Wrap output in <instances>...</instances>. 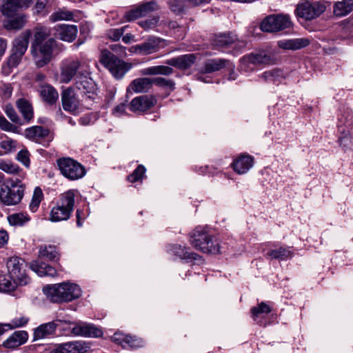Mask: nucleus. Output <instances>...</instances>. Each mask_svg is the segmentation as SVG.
Returning a JSON list of instances; mask_svg holds the SVG:
<instances>
[{
	"mask_svg": "<svg viewBox=\"0 0 353 353\" xmlns=\"http://www.w3.org/2000/svg\"><path fill=\"white\" fill-rule=\"evenodd\" d=\"M50 30L44 26H37L33 32L30 53L37 68L48 65L53 58L56 41L50 38Z\"/></svg>",
	"mask_w": 353,
	"mask_h": 353,
	"instance_id": "1",
	"label": "nucleus"
},
{
	"mask_svg": "<svg viewBox=\"0 0 353 353\" xmlns=\"http://www.w3.org/2000/svg\"><path fill=\"white\" fill-rule=\"evenodd\" d=\"M42 290L48 299L57 303L77 299L81 296L82 292L78 285L70 282L46 285Z\"/></svg>",
	"mask_w": 353,
	"mask_h": 353,
	"instance_id": "2",
	"label": "nucleus"
},
{
	"mask_svg": "<svg viewBox=\"0 0 353 353\" xmlns=\"http://www.w3.org/2000/svg\"><path fill=\"white\" fill-rule=\"evenodd\" d=\"M76 191L68 190L61 195L60 201L54 206L50 213L51 222L67 221L70 219L74 210Z\"/></svg>",
	"mask_w": 353,
	"mask_h": 353,
	"instance_id": "3",
	"label": "nucleus"
},
{
	"mask_svg": "<svg viewBox=\"0 0 353 353\" xmlns=\"http://www.w3.org/2000/svg\"><path fill=\"white\" fill-rule=\"evenodd\" d=\"M190 243L203 253L217 254L220 247L217 239L213 238L204 229L196 228L190 234Z\"/></svg>",
	"mask_w": 353,
	"mask_h": 353,
	"instance_id": "4",
	"label": "nucleus"
},
{
	"mask_svg": "<svg viewBox=\"0 0 353 353\" xmlns=\"http://www.w3.org/2000/svg\"><path fill=\"white\" fill-rule=\"evenodd\" d=\"M100 61L117 79H122L132 68L130 63L119 59L107 50L101 52Z\"/></svg>",
	"mask_w": 353,
	"mask_h": 353,
	"instance_id": "5",
	"label": "nucleus"
},
{
	"mask_svg": "<svg viewBox=\"0 0 353 353\" xmlns=\"http://www.w3.org/2000/svg\"><path fill=\"white\" fill-rule=\"evenodd\" d=\"M24 185L19 180L11 181L9 185L0 190V201L6 205L19 203L24 195Z\"/></svg>",
	"mask_w": 353,
	"mask_h": 353,
	"instance_id": "6",
	"label": "nucleus"
},
{
	"mask_svg": "<svg viewBox=\"0 0 353 353\" xmlns=\"http://www.w3.org/2000/svg\"><path fill=\"white\" fill-rule=\"evenodd\" d=\"M57 165L61 173L69 180H77L85 174L84 167L71 158L59 159Z\"/></svg>",
	"mask_w": 353,
	"mask_h": 353,
	"instance_id": "7",
	"label": "nucleus"
},
{
	"mask_svg": "<svg viewBox=\"0 0 353 353\" xmlns=\"http://www.w3.org/2000/svg\"><path fill=\"white\" fill-rule=\"evenodd\" d=\"M85 70L83 63L77 59L63 60L60 65L59 80L68 83L73 78L79 76Z\"/></svg>",
	"mask_w": 353,
	"mask_h": 353,
	"instance_id": "8",
	"label": "nucleus"
},
{
	"mask_svg": "<svg viewBox=\"0 0 353 353\" xmlns=\"http://www.w3.org/2000/svg\"><path fill=\"white\" fill-rule=\"evenodd\" d=\"M326 6L320 1H303L296 6L295 14L305 20H312L325 12Z\"/></svg>",
	"mask_w": 353,
	"mask_h": 353,
	"instance_id": "9",
	"label": "nucleus"
},
{
	"mask_svg": "<svg viewBox=\"0 0 353 353\" xmlns=\"http://www.w3.org/2000/svg\"><path fill=\"white\" fill-rule=\"evenodd\" d=\"M292 26L290 18L287 14H272L261 22L260 28L263 32H274L288 28Z\"/></svg>",
	"mask_w": 353,
	"mask_h": 353,
	"instance_id": "10",
	"label": "nucleus"
},
{
	"mask_svg": "<svg viewBox=\"0 0 353 353\" xmlns=\"http://www.w3.org/2000/svg\"><path fill=\"white\" fill-rule=\"evenodd\" d=\"M26 266L24 260L17 256L11 257L7 261L9 277L16 279L19 285H26L30 281L25 272Z\"/></svg>",
	"mask_w": 353,
	"mask_h": 353,
	"instance_id": "11",
	"label": "nucleus"
},
{
	"mask_svg": "<svg viewBox=\"0 0 353 353\" xmlns=\"http://www.w3.org/2000/svg\"><path fill=\"white\" fill-rule=\"evenodd\" d=\"M73 324L71 328V333L74 336L83 337H100L103 335L102 330L96 325L85 323V322H77Z\"/></svg>",
	"mask_w": 353,
	"mask_h": 353,
	"instance_id": "12",
	"label": "nucleus"
},
{
	"mask_svg": "<svg viewBox=\"0 0 353 353\" xmlns=\"http://www.w3.org/2000/svg\"><path fill=\"white\" fill-rule=\"evenodd\" d=\"M273 59L265 52L252 53L244 56L241 59V68L245 71L252 69L250 65L270 64L272 63Z\"/></svg>",
	"mask_w": 353,
	"mask_h": 353,
	"instance_id": "13",
	"label": "nucleus"
},
{
	"mask_svg": "<svg viewBox=\"0 0 353 353\" xmlns=\"http://www.w3.org/2000/svg\"><path fill=\"white\" fill-rule=\"evenodd\" d=\"M33 0H3L0 10L5 17H14L19 10L29 8Z\"/></svg>",
	"mask_w": 353,
	"mask_h": 353,
	"instance_id": "14",
	"label": "nucleus"
},
{
	"mask_svg": "<svg viewBox=\"0 0 353 353\" xmlns=\"http://www.w3.org/2000/svg\"><path fill=\"white\" fill-rule=\"evenodd\" d=\"M165 46L164 41L158 37H151L145 42L132 47L133 52L141 55L150 54L159 51Z\"/></svg>",
	"mask_w": 353,
	"mask_h": 353,
	"instance_id": "15",
	"label": "nucleus"
},
{
	"mask_svg": "<svg viewBox=\"0 0 353 353\" xmlns=\"http://www.w3.org/2000/svg\"><path fill=\"white\" fill-rule=\"evenodd\" d=\"M90 348L83 341H73L59 344L50 353H85Z\"/></svg>",
	"mask_w": 353,
	"mask_h": 353,
	"instance_id": "16",
	"label": "nucleus"
},
{
	"mask_svg": "<svg viewBox=\"0 0 353 353\" xmlns=\"http://www.w3.org/2000/svg\"><path fill=\"white\" fill-rule=\"evenodd\" d=\"M61 103L63 110L72 114H76L80 108L79 100L72 88L61 92Z\"/></svg>",
	"mask_w": 353,
	"mask_h": 353,
	"instance_id": "17",
	"label": "nucleus"
},
{
	"mask_svg": "<svg viewBox=\"0 0 353 353\" xmlns=\"http://www.w3.org/2000/svg\"><path fill=\"white\" fill-rule=\"evenodd\" d=\"M213 45L217 48H225L234 46V48H244L245 43L239 41L236 35L232 34H219L215 36Z\"/></svg>",
	"mask_w": 353,
	"mask_h": 353,
	"instance_id": "18",
	"label": "nucleus"
},
{
	"mask_svg": "<svg viewBox=\"0 0 353 353\" xmlns=\"http://www.w3.org/2000/svg\"><path fill=\"white\" fill-rule=\"evenodd\" d=\"M24 135L27 139L39 143H41L43 139H46L48 142L52 139L49 130L40 125L26 128Z\"/></svg>",
	"mask_w": 353,
	"mask_h": 353,
	"instance_id": "19",
	"label": "nucleus"
},
{
	"mask_svg": "<svg viewBox=\"0 0 353 353\" xmlns=\"http://www.w3.org/2000/svg\"><path fill=\"white\" fill-rule=\"evenodd\" d=\"M156 103L154 98L148 96H140L133 99L130 104V109L132 112H143L153 107Z\"/></svg>",
	"mask_w": 353,
	"mask_h": 353,
	"instance_id": "20",
	"label": "nucleus"
},
{
	"mask_svg": "<svg viewBox=\"0 0 353 353\" xmlns=\"http://www.w3.org/2000/svg\"><path fill=\"white\" fill-rule=\"evenodd\" d=\"M31 35L32 32L30 30L22 32L14 39L11 51L19 54V55H24L28 49Z\"/></svg>",
	"mask_w": 353,
	"mask_h": 353,
	"instance_id": "21",
	"label": "nucleus"
},
{
	"mask_svg": "<svg viewBox=\"0 0 353 353\" xmlns=\"http://www.w3.org/2000/svg\"><path fill=\"white\" fill-rule=\"evenodd\" d=\"M61 322V320L57 319L51 322L41 324L34 330V339H42L53 335L55 333L57 327Z\"/></svg>",
	"mask_w": 353,
	"mask_h": 353,
	"instance_id": "22",
	"label": "nucleus"
},
{
	"mask_svg": "<svg viewBox=\"0 0 353 353\" xmlns=\"http://www.w3.org/2000/svg\"><path fill=\"white\" fill-rule=\"evenodd\" d=\"M3 21V27L7 30H19L22 29L28 22V15L19 14L11 17H6Z\"/></svg>",
	"mask_w": 353,
	"mask_h": 353,
	"instance_id": "23",
	"label": "nucleus"
},
{
	"mask_svg": "<svg viewBox=\"0 0 353 353\" xmlns=\"http://www.w3.org/2000/svg\"><path fill=\"white\" fill-rule=\"evenodd\" d=\"M195 60L194 54H188L169 59L165 61V63L180 70H185L190 68L195 62Z\"/></svg>",
	"mask_w": 353,
	"mask_h": 353,
	"instance_id": "24",
	"label": "nucleus"
},
{
	"mask_svg": "<svg viewBox=\"0 0 353 353\" xmlns=\"http://www.w3.org/2000/svg\"><path fill=\"white\" fill-rule=\"evenodd\" d=\"M254 159L252 156L243 154L237 157L233 162L234 170L239 174H245L253 166Z\"/></svg>",
	"mask_w": 353,
	"mask_h": 353,
	"instance_id": "25",
	"label": "nucleus"
},
{
	"mask_svg": "<svg viewBox=\"0 0 353 353\" xmlns=\"http://www.w3.org/2000/svg\"><path fill=\"white\" fill-rule=\"evenodd\" d=\"M77 27L74 25L62 24L57 26L56 34L61 40L72 42L77 34Z\"/></svg>",
	"mask_w": 353,
	"mask_h": 353,
	"instance_id": "26",
	"label": "nucleus"
},
{
	"mask_svg": "<svg viewBox=\"0 0 353 353\" xmlns=\"http://www.w3.org/2000/svg\"><path fill=\"white\" fill-rule=\"evenodd\" d=\"M75 84L77 88L83 93H93L96 90L94 82L86 75L85 70L75 78Z\"/></svg>",
	"mask_w": 353,
	"mask_h": 353,
	"instance_id": "27",
	"label": "nucleus"
},
{
	"mask_svg": "<svg viewBox=\"0 0 353 353\" xmlns=\"http://www.w3.org/2000/svg\"><path fill=\"white\" fill-rule=\"evenodd\" d=\"M277 44L280 48L296 50L307 46L310 44V40L306 38H296L281 40L278 41Z\"/></svg>",
	"mask_w": 353,
	"mask_h": 353,
	"instance_id": "28",
	"label": "nucleus"
},
{
	"mask_svg": "<svg viewBox=\"0 0 353 353\" xmlns=\"http://www.w3.org/2000/svg\"><path fill=\"white\" fill-rule=\"evenodd\" d=\"M39 92L42 99L48 104L52 105L58 99V92L49 84L41 85Z\"/></svg>",
	"mask_w": 353,
	"mask_h": 353,
	"instance_id": "29",
	"label": "nucleus"
},
{
	"mask_svg": "<svg viewBox=\"0 0 353 353\" xmlns=\"http://www.w3.org/2000/svg\"><path fill=\"white\" fill-rule=\"evenodd\" d=\"M28 338V335L26 332L17 331L3 342V345L7 348H15L25 343Z\"/></svg>",
	"mask_w": 353,
	"mask_h": 353,
	"instance_id": "30",
	"label": "nucleus"
},
{
	"mask_svg": "<svg viewBox=\"0 0 353 353\" xmlns=\"http://www.w3.org/2000/svg\"><path fill=\"white\" fill-rule=\"evenodd\" d=\"M30 268L39 276H48L54 277L57 275V272L54 268L43 263H40L38 261H32Z\"/></svg>",
	"mask_w": 353,
	"mask_h": 353,
	"instance_id": "31",
	"label": "nucleus"
},
{
	"mask_svg": "<svg viewBox=\"0 0 353 353\" xmlns=\"http://www.w3.org/2000/svg\"><path fill=\"white\" fill-rule=\"evenodd\" d=\"M170 252L174 255L179 257L183 260H190V261H200L201 257L194 253L189 251V249L182 247L180 245H174L172 246L170 249Z\"/></svg>",
	"mask_w": 353,
	"mask_h": 353,
	"instance_id": "32",
	"label": "nucleus"
},
{
	"mask_svg": "<svg viewBox=\"0 0 353 353\" xmlns=\"http://www.w3.org/2000/svg\"><path fill=\"white\" fill-rule=\"evenodd\" d=\"M112 340L118 343L123 345V343H125L131 347H139L142 346L141 340L137 339L134 336H131L128 335H124L121 333H115L112 336Z\"/></svg>",
	"mask_w": 353,
	"mask_h": 353,
	"instance_id": "33",
	"label": "nucleus"
},
{
	"mask_svg": "<svg viewBox=\"0 0 353 353\" xmlns=\"http://www.w3.org/2000/svg\"><path fill=\"white\" fill-rule=\"evenodd\" d=\"M152 80L149 78H138L133 80L128 87V90L136 93L148 92L152 84Z\"/></svg>",
	"mask_w": 353,
	"mask_h": 353,
	"instance_id": "34",
	"label": "nucleus"
},
{
	"mask_svg": "<svg viewBox=\"0 0 353 353\" xmlns=\"http://www.w3.org/2000/svg\"><path fill=\"white\" fill-rule=\"evenodd\" d=\"M353 10V0H342L335 3L334 13L337 17H343Z\"/></svg>",
	"mask_w": 353,
	"mask_h": 353,
	"instance_id": "35",
	"label": "nucleus"
},
{
	"mask_svg": "<svg viewBox=\"0 0 353 353\" xmlns=\"http://www.w3.org/2000/svg\"><path fill=\"white\" fill-rule=\"evenodd\" d=\"M228 61L223 59H210L205 62L202 72L204 73H211L220 70L226 66Z\"/></svg>",
	"mask_w": 353,
	"mask_h": 353,
	"instance_id": "36",
	"label": "nucleus"
},
{
	"mask_svg": "<svg viewBox=\"0 0 353 353\" xmlns=\"http://www.w3.org/2000/svg\"><path fill=\"white\" fill-rule=\"evenodd\" d=\"M39 257L49 261H57L59 254L54 245H41L39 248Z\"/></svg>",
	"mask_w": 353,
	"mask_h": 353,
	"instance_id": "37",
	"label": "nucleus"
},
{
	"mask_svg": "<svg viewBox=\"0 0 353 353\" xmlns=\"http://www.w3.org/2000/svg\"><path fill=\"white\" fill-rule=\"evenodd\" d=\"M292 256V251L289 248L283 247L272 249L267 253V258L269 259L287 260Z\"/></svg>",
	"mask_w": 353,
	"mask_h": 353,
	"instance_id": "38",
	"label": "nucleus"
},
{
	"mask_svg": "<svg viewBox=\"0 0 353 353\" xmlns=\"http://www.w3.org/2000/svg\"><path fill=\"white\" fill-rule=\"evenodd\" d=\"M261 78L265 82L278 84L284 79V74L280 69H273L264 72Z\"/></svg>",
	"mask_w": 353,
	"mask_h": 353,
	"instance_id": "39",
	"label": "nucleus"
},
{
	"mask_svg": "<svg viewBox=\"0 0 353 353\" xmlns=\"http://www.w3.org/2000/svg\"><path fill=\"white\" fill-rule=\"evenodd\" d=\"M17 105L24 119L29 122L34 115L32 105L26 99H20L17 101Z\"/></svg>",
	"mask_w": 353,
	"mask_h": 353,
	"instance_id": "40",
	"label": "nucleus"
},
{
	"mask_svg": "<svg viewBox=\"0 0 353 353\" xmlns=\"http://www.w3.org/2000/svg\"><path fill=\"white\" fill-rule=\"evenodd\" d=\"M19 285L16 279L9 277L8 275H2L0 274V292H10L14 291Z\"/></svg>",
	"mask_w": 353,
	"mask_h": 353,
	"instance_id": "41",
	"label": "nucleus"
},
{
	"mask_svg": "<svg viewBox=\"0 0 353 353\" xmlns=\"http://www.w3.org/2000/svg\"><path fill=\"white\" fill-rule=\"evenodd\" d=\"M173 72V69L166 65H155L146 68L142 70L144 75H170Z\"/></svg>",
	"mask_w": 353,
	"mask_h": 353,
	"instance_id": "42",
	"label": "nucleus"
},
{
	"mask_svg": "<svg viewBox=\"0 0 353 353\" xmlns=\"http://www.w3.org/2000/svg\"><path fill=\"white\" fill-rule=\"evenodd\" d=\"M30 220V216L23 212L14 213L8 216V223L13 226H23Z\"/></svg>",
	"mask_w": 353,
	"mask_h": 353,
	"instance_id": "43",
	"label": "nucleus"
},
{
	"mask_svg": "<svg viewBox=\"0 0 353 353\" xmlns=\"http://www.w3.org/2000/svg\"><path fill=\"white\" fill-rule=\"evenodd\" d=\"M43 199V194L41 189L39 187H36L34 190V192L29 204V210L33 213L36 212L38 210L40 203Z\"/></svg>",
	"mask_w": 353,
	"mask_h": 353,
	"instance_id": "44",
	"label": "nucleus"
},
{
	"mask_svg": "<svg viewBox=\"0 0 353 353\" xmlns=\"http://www.w3.org/2000/svg\"><path fill=\"white\" fill-rule=\"evenodd\" d=\"M23 55H19L13 51L8 59L7 65L3 68V72L8 74L11 72L12 68H16L21 61Z\"/></svg>",
	"mask_w": 353,
	"mask_h": 353,
	"instance_id": "45",
	"label": "nucleus"
},
{
	"mask_svg": "<svg viewBox=\"0 0 353 353\" xmlns=\"http://www.w3.org/2000/svg\"><path fill=\"white\" fill-rule=\"evenodd\" d=\"M270 312V307L264 302L251 308L252 316L254 321H257L259 317H263L265 314H268Z\"/></svg>",
	"mask_w": 353,
	"mask_h": 353,
	"instance_id": "46",
	"label": "nucleus"
},
{
	"mask_svg": "<svg viewBox=\"0 0 353 353\" xmlns=\"http://www.w3.org/2000/svg\"><path fill=\"white\" fill-rule=\"evenodd\" d=\"M73 19V14L72 12L65 9H59L52 13L50 17V21L55 22L61 20H72Z\"/></svg>",
	"mask_w": 353,
	"mask_h": 353,
	"instance_id": "47",
	"label": "nucleus"
},
{
	"mask_svg": "<svg viewBox=\"0 0 353 353\" xmlns=\"http://www.w3.org/2000/svg\"><path fill=\"white\" fill-rule=\"evenodd\" d=\"M186 0H168V4L172 12L180 14L184 12Z\"/></svg>",
	"mask_w": 353,
	"mask_h": 353,
	"instance_id": "48",
	"label": "nucleus"
},
{
	"mask_svg": "<svg viewBox=\"0 0 353 353\" xmlns=\"http://www.w3.org/2000/svg\"><path fill=\"white\" fill-rule=\"evenodd\" d=\"M143 16H145L148 14L158 10L159 7L157 3L154 1H150L139 6Z\"/></svg>",
	"mask_w": 353,
	"mask_h": 353,
	"instance_id": "49",
	"label": "nucleus"
},
{
	"mask_svg": "<svg viewBox=\"0 0 353 353\" xmlns=\"http://www.w3.org/2000/svg\"><path fill=\"white\" fill-rule=\"evenodd\" d=\"M0 147L4 150L5 153H10L17 148V142L11 139L6 138L0 143Z\"/></svg>",
	"mask_w": 353,
	"mask_h": 353,
	"instance_id": "50",
	"label": "nucleus"
},
{
	"mask_svg": "<svg viewBox=\"0 0 353 353\" xmlns=\"http://www.w3.org/2000/svg\"><path fill=\"white\" fill-rule=\"evenodd\" d=\"M0 128L3 130L19 133L17 126L10 123L3 116L0 115Z\"/></svg>",
	"mask_w": 353,
	"mask_h": 353,
	"instance_id": "51",
	"label": "nucleus"
},
{
	"mask_svg": "<svg viewBox=\"0 0 353 353\" xmlns=\"http://www.w3.org/2000/svg\"><path fill=\"white\" fill-rule=\"evenodd\" d=\"M0 170L9 174H14L19 172V168L11 162L0 160Z\"/></svg>",
	"mask_w": 353,
	"mask_h": 353,
	"instance_id": "52",
	"label": "nucleus"
},
{
	"mask_svg": "<svg viewBox=\"0 0 353 353\" xmlns=\"http://www.w3.org/2000/svg\"><path fill=\"white\" fill-rule=\"evenodd\" d=\"M145 172V168L143 165H139L133 173L128 176V179L131 183H134L142 178Z\"/></svg>",
	"mask_w": 353,
	"mask_h": 353,
	"instance_id": "53",
	"label": "nucleus"
},
{
	"mask_svg": "<svg viewBox=\"0 0 353 353\" xmlns=\"http://www.w3.org/2000/svg\"><path fill=\"white\" fill-rule=\"evenodd\" d=\"M142 17L143 16L139 6L132 8L125 14V18L127 21H129L135 20Z\"/></svg>",
	"mask_w": 353,
	"mask_h": 353,
	"instance_id": "54",
	"label": "nucleus"
},
{
	"mask_svg": "<svg viewBox=\"0 0 353 353\" xmlns=\"http://www.w3.org/2000/svg\"><path fill=\"white\" fill-rule=\"evenodd\" d=\"M125 28L126 26L109 30L107 32L108 37L114 41L119 40L121 37L123 35Z\"/></svg>",
	"mask_w": 353,
	"mask_h": 353,
	"instance_id": "55",
	"label": "nucleus"
},
{
	"mask_svg": "<svg viewBox=\"0 0 353 353\" xmlns=\"http://www.w3.org/2000/svg\"><path fill=\"white\" fill-rule=\"evenodd\" d=\"M28 322V319L24 316L15 318L10 324H6V326L10 329L24 326Z\"/></svg>",
	"mask_w": 353,
	"mask_h": 353,
	"instance_id": "56",
	"label": "nucleus"
},
{
	"mask_svg": "<svg viewBox=\"0 0 353 353\" xmlns=\"http://www.w3.org/2000/svg\"><path fill=\"white\" fill-rule=\"evenodd\" d=\"M155 83L159 86L165 87L170 90H174V83L170 80L163 77H158L154 79Z\"/></svg>",
	"mask_w": 353,
	"mask_h": 353,
	"instance_id": "57",
	"label": "nucleus"
},
{
	"mask_svg": "<svg viewBox=\"0 0 353 353\" xmlns=\"http://www.w3.org/2000/svg\"><path fill=\"white\" fill-rule=\"evenodd\" d=\"M30 153L27 150H21L17 154V160L23 163L26 167L30 165Z\"/></svg>",
	"mask_w": 353,
	"mask_h": 353,
	"instance_id": "58",
	"label": "nucleus"
},
{
	"mask_svg": "<svg viewBox=\"0 0 353 353\" xmlns=\"http://www.w3.org/2000/svg\"><path fill=\"white\" fill-rule=\"evenodd\" d=\"M12 93V88L10 84H2L0 85V96L8 99L10 98Z\"/></svg>",
	"mask_w": 353,
	"mask_h": 353,
	"instance_id": "59",
	"label": "nucleus"
},
{
	"mask_svg": "<svg viewBox=\"0 0 353 353\" xmlns=\"http://www.w3.org/2000/svg\"><path fill=\"white\" fill-rule=\"evenodd\" d=\"M6 115L9 117V119L14 122V123H19V118L16 112V111L13 109L12 107L10 106V105H6Z\"/></svg>",
	"mask_w": 353,
	"mask_h": 353,
	"instance_id": "60",
	"label": "nucleus"
},
{
	"mask_svg": "<svg viewBox=\"0 0 353 353\" xmlns=\"http://www.w3.org/2000/svg\"><path fill=\"white\" fill-rule=\"evenodd\" d=\"M158 18H152L150 19H147L145 21H142L139 22V25L143 28L145 30H148L154 28L158 23Z\"/></svg>",
	"mask_w": 353,
	"mask_h": 353,
	"instance_id": "61",
	"label": "nucleus"
},
{
	"mask_svg": "<svg viewBox=\"0 0 353 353\" xmlns=\"http://www.w3.org/2000/svg\"><path fill=\"white\" fill-rule=\"evenodd\" d=\"M341 145L344 148H350L353 145V138L350 134H345L339 139Z\"/></svg>",
	"mask_w": 353,
	"mask_h": 353,
	"instance_id": "62",
	"label": "nucleus"
},
{
	"mask_svg": "<svg viewBox=\"0 0 353 353\" xmlns=\"http://www.w3.org/2000/svg\"><path fill=\"white\" fill-rule=\"evenodd\" d=\"M48 0H37L34 6V10L37 13L42 12L47 5Z\"/></svg>",
	"mask_w": 353,
	"mask_h": 353,
	"instance_id": "63",
	"label": "nucleus"
},
{
	"mask_svg": "<svg viewBox=\"0 0 353 353\" xmlns=\"http://www.w3.org/2000/svg\"><path fill=\"white\" fill-rule=\"evenodd\" d=\"M8 241V234L6 230H0V248L7 244Z\"/></svg>",
	"mask_w": 353,
	"mask_h": 353,
	"instance_id": "64",
	"label": "nucleus"
}]
</instances>
